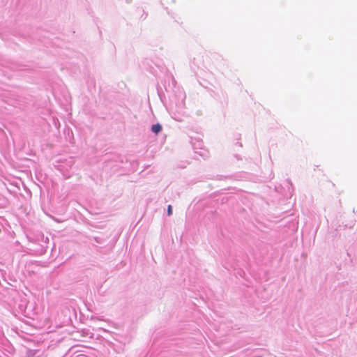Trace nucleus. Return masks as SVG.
I'll return each mask as SVG.
<instances>
[{
  "label": "nucleus",
  "mask_w": 357,
  "mask_h": 357,
  "mask_svg": "<svg viewBox=\"0 0 357 357\" xmlns=\"http://www.w3.org/2000/svg\"><path fill=\"white\" fill-rule=\"evenodd\" d=\"M167 215L170 216L172 214V207L171 205H169L167 207Z\"/></svg>",
  "instance_id": "f03ea898"
},
{
  "label": "nucleus",
  "mask_w": 357,
  "mask_h": 357,
  "mask_svg": "<svg viewBox=\"0 0 357 357\" xmlns=\"http://www.w3.org/2000/svg\"><path fill=\"white\" fill-rule=\"evenodd\" d=\"M97 243L101 244L102 243V239L99 237H93V238Z\"/></svg>",
  "instance_id": "7ed1b4c3"
},
{
  "label": "nucleus",
  "mask_w": 357,
  "mask_h": 357,
  "mask_svg": "<svg viewBox=\"0 0 357 357\" xmlns=\"http://www.w3.org/2000/svg\"><path fill=\"white\" fill-rule=\"evenodd\" d=\"M161 130H162V126L159 123L154 124L151 127V130L153 132H155V134H158V132H160L161 131Z\"/></svg>",
  "instance_id": "f257e3e1"
}]
</instances>
